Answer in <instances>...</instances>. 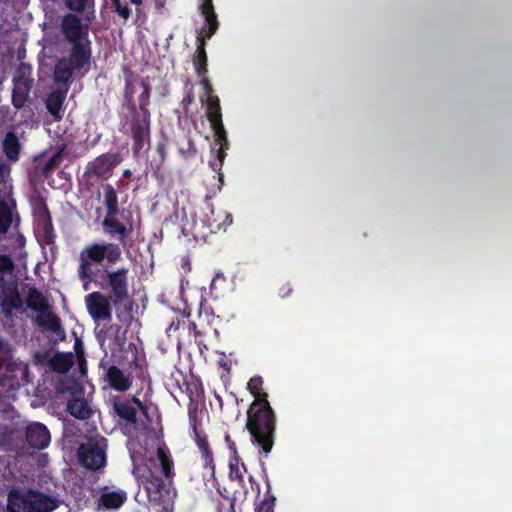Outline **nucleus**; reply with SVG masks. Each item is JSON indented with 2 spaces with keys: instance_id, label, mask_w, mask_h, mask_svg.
I'll return each mask as SVG.
<instances>
[{
  "instance_id": "nucleus-1",
  "label": "nucleus",
  "mask_w": 512,
  "mask_h": 512,
  "mask_svg": "<svg viewBox=\"0 0 512 512\" xmlns=\"http://www.w3.org/2000/svg\"><path fill=\"white\" fill-rule=\"evenodd\" d=\"M89 24L83 23L76 13H67L61 18L60 32L70 44V49L66 56L59 58L55 63L53 75L57 84H69L78 74L89 70L92 60Z\"/></svg>"
},
{
  "instance_id": "nucleus-2",
  "label": "nucleus",
  "mask_w": 512,
  "mask_h": 512,
  "mask_svg": "<svg viewBox=\"0 0 512 512\" xmlns=\"http://www.w3.org/2000/svg\"><path fill=\"white\" fill-rule=\"evenodd\" d=\"M246 428L259 453L267 457L276 431V415L269 402L252 401L247 410Z\"/></svg>"
},
{
  "instance_id": "nucleus-3",
  "label": "nucleus",
  "mask_w": 512,
  "mask_h": 512,
  "mask_svg": "<svg viewBox=\"0 0 512 512\" xmlns=\"http://www.w3.org/2000/svg\"><path fill=\"white\" fill-rule=\"evenodd\" d=\"M129 269L120 267L115 270L97 268L87 278L79 277L85 291L94 283L103 290H109V297L114 307L124 305L130 299L129 293Z\"/></svg>"
},
{
  "instance_id": "nucleus-4",
  "label": "nucleus",
  "mask_w": 512,
  "mask_h": 512,
  "mask_svg": "<svg viewBox=\"0 0 512 512\" xmlns=\"http://www.w3.org/2000/svg\"><path fill=\"white\" fill-rule=\"evenodd\" d=\"M206 116L211 129L214 132L215 146H218L215 155L209 160V166L219 175V180L222 181L223 174L221 173V169L226 157L225 150L229 148V141L227 138V132L223 125L220 100L218 96L209 95V98H206Z\"/></svg>"
},
{
  "instance_id": "nucleus-5",
  "label": "nucleus",
  "mask_w": 512,
  "mask_h": 512,
  "mask_svg": "<svg viewBox=\"0 0 512 512\" xmlns=\"http://www.w3.org/2000/svg\"><path fill=\"white\" fill-rule=\"evenodd\" d=\"M121 249L118 244L92 243L85 246L79 254L78 277L87 278L95 270L94 264H101L105 259L108 263L115 264L121 258Z\"/></svg>"
},
{
  "instance_id": "nucleus-6",
  "label": "nucleus",
  "mask_w": 512,
  "mask_h": 512,
  "mask_svg": "<svg viewBox=\"0 0 512 512\" xmlns=\"http://www.w3.org/2000/svg\"><path fill=\"white\" fill-rule=\"evenodd\" d=\"M121 161L122 158L117 152L100 154L85 166L81 179L82 183L90 190L96 182L107 181Z\"/></svg>"
},
{
  "instance_id": "nucleus-7",
  "label": "nucleus",
  "mask_w": 512,
  "mask_h": 512,
  "mask_svg": "<svg viewBox=\"0 0 512 512\" xmlns=\"http://www.w3.org/2000/svg\"><path fill=\"white\" fill-rule=\"evenodd\" d=\"M107 439L104 437L90 438L78 448L80 464L91 471L102 469L106 465Z\"/></svg>"
},
{
  "instance_id": "nucleus-8",
  "label": "nucleus",
  "mask_w": 512,
  "mask_h": 512,
  "mask_svg": "<svg viewBox=\"0 0 512 512\" xmlns=\"http://www.w3.org/2000/svg\"><path fill=\"white\" fill-rule=\"evenodd\" d=\"M128 111L130 112L128 124L133 139L132 150L137 155L146 143H150L151 112H140L137 107Z\"/></svg>"
},
{
  "instance_id": "nucleus-9",
  "label": "nucleus",
  "mask_w": 512,
  "mask_h": 512,
  "mask_svg": "<svg viewBox=\"0 0 512 512\" xmlns=\"http://www.w3.org/2000/svg\"><path fill=\"white\" fill-rule=\"evenodd\" d=\"M189 424L192 428V437L199 449L201 461L204 470H208L210 475H215V462L213 452L209 446L207 435L201 429V422L198 420L197 410L189 409Z\"/></svg>"
},
{
  "instance_id": "nucleus-10",
  "label": "nucleus",
  "mask_w": 512,
  "mask_h": 512,
  "mask_svg": "<svg viewBox=\"0 0 512 512\" xmlns=\"http://www.w3.org/2000/svg\"><path fill=\"white\" fill-rule=\"evenodd\" d=\"M87 311L96 324L110 323L112 320V301L109 296L94 291L85 296Z\"/></svg>"
},
{
  "instance_id": "nucleus-11",
  "label": "nucleus",
  "mask_w": 512,
  "mask_h": 512,
  "mask_svg": "<svg viewBox=\"0 0 512 512\" xmlns=\"http://www.w3.org/2000/svg\"><path fill=\"white\" fill-rule=\"evenodd\" d=\"M36 216V236L38 241L43 245H54L56 234L49 208L44 201H41V205L36 211Z\"/></svg>"
},
{
  "instance_id": "nucleus-12",
  "label": "nucleus",
  "mask_w": 512,
  "mask_h": 512,
  "mask_svg": "<svg viewBox=\"0 0 512 512\" xmlns=\"http://www.w3.org/2000/svg\"><path fill=\"white\" fill-rule=\"evenodd\" d=\"M112 410L115 416L128 424H135L137 422V408L145 410L142 401L133 396L130 399H122L120 396H112L110 398Z\"/></svg>"
},
{
  "instance_id": "nucleus-13",
  "label": "nucleus",
  "mask_w": 512,
  "mask_h": 512,
  "mask_svg": "<svg viewBox=\"0 0 512 512\" xmlns=\"http://www.w3.org/2000/svg\"><path fill=\"white\" fill-rule=\"evenodd\" d=\"M25 440L30 448L43 450L49 446L51 435L44 424L34 422L26 427Z\"/></svg>"
},
{
  "instance_id": "nucleus-14",
  "label": "nucleus",
  "mask_w": 512,
  "mask_h": 512,
  "mask_svg": "<svg viewBox=\"0 0 512 512\" xmlns=\"http://www.w3.org/2000/svg\"><path fill=\"white\" fill-rule=\"evenodd\" d=\"M34 79L21 73L13 78L12 104L16 109L23 108L29 99Z\"/></svg>"
},
{
  "instance_id": "nucleus-15",
  "label": "nucleus",
  "mask_w": 512,
  "mask_h": 512,
  "mask_svg": "<svg viewBox=\"0 0 512 512\" xmlns=\"http://www.w3.org/2000/svg\"><path fill=\"white\" fill-rule=\"evenodd\" d=\"M200 11L205 22L197 37H202V39L207 40L210 39L219 28V21L214 10L213 0H203L200 5Z\"/></svg>"
},
{
  "instance_id": "nucleus-16",
  "label": "nucleus",
  "mask_w": 512,
  "mask_h": 512,
  "mask_svg": "<svg viewBox=\"0 0 512 512\" xmlns=\"http://www.w3.org/2000/svg\"><path fill=\"white\" fill-rule=\"evenodd\" d=\"M0 307L6 318H11L14 310H21L23 308V299L20 295L17 284L7 286L3 289Z\"/></svg>"
},
{
  "instance_id": "nucleus-17",
  "label": "nucleus",
  "mask_w": 512,
  "mask_h": 512,
  "mask_svg": "<svg viewBox=\"0 0 512 512\" xmlns=\"http://www.w3.org/2000/svg\"><path fill=\"white\" fill-rule=\"evenodd\" d=\"M105 380L109 386L117 392L128 391L133 383L130 375H126L119 367L111 365L105 373Z\"/></svg>"
},
{
  "instance_id": "nucleus-18",
  "label": "nucleus",
  "mask_w": 512,
  "mask_h": 512,
  "mask_svg": "<svg viewBox=\"0 0 512 512\" xmlns=\"http://www.w3.org/2000/svg\"><path fill=\"white\" fill-rule=\"evenodd\" d=\"M102 226L108 235L113 238L117 237L121 243H124L132 232V224L128 228L117 219V215L105 216Z\"/></svg>"
},
{
  "instance_id": "nucleus-19",
  "label": "nucleus",
  "mask_w": 512,
  "mask_h": 512,
  "mask_svg": "<svg viewBox=\"0 0 512 512\" xmlns=\"http://www.w3.org/2000/svg\"><path fill=\"white\" fill-rule=\"evenodd\" d=\"M67 90H54L48 94L45 106L54 121H60L63 118V105L66 99Z\"/></svg>"
},
{
  "instance_id": "nucleus-20",
  "label": "nucleus",
  "mask_w": 512,
  "mask_h": 512,
  "mask_svg": "<svg viewBox=\"0 0 512 512\" xmlns=\"http://www.w3.org/2000/svg\"><path fill=\"white\" fill-rule=\"evenodd\" d=\"M26 306L38 314H44L49 310L48 300L45 295L34 285H27Z\"/></svg>"
},
{
  "instance_id": "nucleus-21",
  "label": "nucleus",
  "mask_w": 512,
  "mask_h": 512,
  "mask_svg": "<svg viewBox=\"0 0 512 512\" xmlns=\"http://www.w3.org/2000/svg\"><path fill=\"white\" fill-rule=\"evenodd\" d=\"M37 324L43 329L54 333L58 338H65V330L62 327L60 318L53 312L47 310L44 314L36 317Z\"/></svg>"
},
{
  "instance_id": "nucleus-22",
  "label": "nucleus",
  "mask_w": 512,
  "mask_h": 512,
  "mask_svg": "<svg viewBox=\"0 0 512 512\" xmlns=\"http://www.w3.org/2000/svg\"><path fill=\"white\" fill-rule=\"evenodd\" d=\"M9 512H33L30 491L21 493L12 490L8 496Z\"/></svg>"
},
{
  "instance_id": "nucleus-23",
  "label": "nucleus",
  "mask_w": 512,
  "mask_h": 512,
  "mask_svg": "<svg viewBox=\"0 0 512 512\" xmlns=\"http://www.w3.org/2000/svg\"><path fill=\"white\" fill-rule=\"evenodd\" d=\"M65 5L71 13H84L85 22L95 19V0H65Z\"/></svg>"
},
{
  "instance_id": "nucleus-24",
  "label": "nucleus",
  "mask_w": 512,
  "mask_h": 512,
  "mask_svg": "<svg viewBox=\"0 0 512 512\" xmlns=\"http://www.w3.org/2000/svg\"><path fill=\"white\" fill-rule=\"evenodd\" d=\"M207 53H206V40L202 39V37H197L196 39V51L193 56L192 62L195 68V71L199 77H204L207 72Z\"/></svg>"
},
{
  "instance_id": "nucleus-25",
  "label": "nucleus",
  "mask_w": 512,
  "mask_h": 512,
  "mask_svg": "<svg viewBox=\"0 0 512 512\" xmlns=\"http://www.w3.org/2000/svg\"><path fill=\"white\" fill-rule=\"evenodd\" d=\"M127 499L125 491H110L104 492L99 498V506L105 509H118Z\"/></svg>"
},
{
  "instance_id": "nucleus-26",
  "label": "nucleus",
  "mask_w": 512,
  "mask_h": 512,
  "mask_svg": "<svg viewBox=\"0 0 512 512\" xmlns=\"http://www.w3.org/2000/svg\"><path fill=\"white\" fill-rule=\"evenodd\" d=\"M67 146L61 144L57 151L42 166L37 165V169L44 178L52 175L53 171L62 163Z\"/></svg>"
},
{
  "instance_id": "nucleus-27",
  "label": "nucleus",
  "mask_w": 512,
  "mask_h": 512,
  "mask_svg": "<svg viewBox=\"0 0 512 512\" xmlns=\"http://www.w3.org/2000/svg\"><path fill=\"white\" fill-rule=\"evenodd\" d=\"M103 190H104V199L103 204L106 208V215L105 216H112V215H118L119 214V202H118V195L110 183L103 184Z\"/></svg>"
},
{
  "instance_id": "nucleus-28",
  "label": "nucleus",
  "mask_w": 512,
  "mask_h": 512,
  "mask_svg": "<svg viewBox=\"0 0 512 512\" xmlns=\"http://www.w3.org/2000/svg\"><path fill=\"white\" fill-rule=\"evenodd\" d=\"M144 479L147 494L150 497H162L163 491H166V484L164 480L155 475L150 469H147V475L144 476Z\"/></svg>"
},
{
  "instance_id": "nucleus-29",
  "label": "nucleus",
  "mask_w": 512,
  "mask_h": 512,
  "mask_svg": "<svg viewBox=\"0 0 512 512\" xmlns=\"http://www.w3.org/2000/svg\"><path fill=\"white\" fill-rule=\"evenodd\" d=\"M33 512H51L56 508L54 500L44 493L30 490Z\"/></svg>"
},
{
  "instance_id": "nucleus-30",
  "label": "nucleus",
  "mask_w": 512,
  "mask_h": 512,
  "mask_svg": "<svg viewBox=\"0 0 512 512\" xmlns=\"http://www.w3.org/2000/svg\"><path fill=\"white\" fill-rule=\"evenodd\" d=\"M206 223L210 227L211 231H216L220 229H226V227L230 226L233 222V217L230 213L224 210H219L215 213V210H211V217H206Z\"/></svg>"
},
{
  "instance_id": "nucleus-31",
  "label": "nucleus",
  "mask_w": 512,
  "mask_h": 512,
  "mask_svg": "<svg viewBox=\"0 0 512 512\" xmlns=\"http://www.w3.org/2000/svg\"><path fill=\"white\" fill-rule=\"evenodd\" d=\"M67 411L75 418L80 420L89 419L92 415V410L86 400L75 398L68 402Z\"/></svg>"
},
{
  "instance_id": "nucleus-32",
  "label": "nucleus",
  "mask_w": 512,
  "mask_h": 512,
  "mask_svg": "<svg viewBox=\"0 0 512 512\" xmlns=\"http://www.w3.org/2000/svg\"><path fill=\"white\" fill-rule=\"evenodd\" d=\"M3 152L11 161H17L20 154V142L17 135L9 131L6 133L3 141Z\"/></svg>"
},
{
  "instance_id": "nucleus-33",
  "label": "nucleus",
  "mask_w": 512,
  "mask_h": 512,
  "mask_svg": "<svg viewBox=\"0 0 512 512\" xmlns=\"http://www.w3.org/2000/svg\"><path fill=\"white\" fill-rule=\"evenodd\" d=\"M264 380L260 375L251 377L247 383L248 391L253 395V401L269 402L268 393L263 388Z\"/></svg>"
},
{
  "instance_id": "nucleus-34",
  "label": "nucleus",
  "mask_w": 512,
  "mask_h": 512,
  "mask_svg": "<svg viewBox=\"0 0 512 512\" xmlns=\"http://www.w3.org/2000/svg\"><path fill=\"white\" fill-rule=\"evenodd\" d=\"M50 367L57 373H66L70 370L73 365L72 355L64 353H56L50 359Z\"/></svg>"
},
{
  "instance_id": "nucleus-35",
  "label": "nucleus",
  "mask_w": 512,
  "mask_h": 512,
  "mask_svg": "<svg viewBox=\"0 0 512 512\" xmlns=\"http://www.w3.org/2000/svg\"><path fill=\"white\" fill-rule=\"evenodd\" d=\"M157 458L161 465V470L163 475L166 478H171L174 476V470H173V460L169 453H167L164 449L158 448L157 449Z\"/></svg>"
},
{
  "instance_id": "nucleus-36",
  "label": "nucleus",
  "mask_w": 512,
  "mask_h": 512,
  "mask_svg": "<svg viewBox=\"0 0 512 512\" xmlns=\"http://www.w3.org/2000/svg\"><path fill=\"white\" fill-rule=\"evenodd\" d=\"M141 87L143 89L142 93L138 97V111L140 112H150V97H151V85L148 80H141Z\"/></svg>"
},
{
  "instance_id": "nucleus-37",
  "label": "nucleus",
  "mask_w": 512,
  "mask_h": 512,
  "mask_svg": "<svg viewBox=\"0 0 512 512\" xmlns=\"http://www.w3.org/2000/svg\"><path fill=\"white\" fill-rule=\"evenodd\" d=\"M135 94V85L132 77L125 78V86H124V101L123 105L128 110H134L136 108V103L134 101Z\"/></svg>"
},
{
  "instance_id": "nucleus-38",
  "label": "nucleus",
  "mask_w": 512,
  "mask_h": 512,
  "mask_svg": "<svg viewBox=\"0 0 512 512\" xmlns=\"http://www.w3.org/2000/svg\"><path fill=\"white\" fill-rule=\"evenodd\" d=\"M12 224V211L8 203L0 202V232L6 233Z\"/></svg>"
},
{
  "instance_id": "nucleus-39",
  "label": "nucleus",
  "mask_w": 512,
  "mask_h": 512,
  "mask_svg": "<svg viewBox=\"0 0 512 512\" xmlns=\"http://www.w3.org/2000/svg\"><path fill=\"white\" fill-rule=\"evenodd\" d=\"M194 101V91H193V87H187L186 86V89H185V95L180 103V106H181V114L185 117H188L189 115V106L193 103Z\"/></svg>"
},
{
  "instance_id": "nucleus-40",
  "label": "nucleus",
  "mask_w": 512,
  "mask_h": 512,
  "mask_svg": "<svg viewBox=\"0 0 512 512\" xmlns=\"http://www.w3.org/2000/svg\"><path fill=\"white\" fill-rule=\"evenodd\" d=\"M179 152L184 158L190 159L197 155L198 149H197L194 141L191 138H188L186 141V145L181 146L179 148Z\"/></svg>"
},
{
  "instance_id": "nucleus-41",
  "label": "nucleus",
  "mask_w": 512,
  "mask_h": 512,
  "mask_svg": "<svg viewBox=\"0 0 512 512\" xmlns=\"http://www.w3.org/2000/svg\"><path fill=\"white\" fill-rule=\"evenodd\" d=\"M111 1H112V6L114 9V12H116L125 21L128 20V18L131 15L130 8L127 5H123L121 3V0H111Z\"/></svg>"
},
{
  "instance_id": "nucleus-42",
  "label": "nucleus",
  "mask_w": 512,
  "mask_h": 512,
  "mask_svg": "<svg viewBox=\"0 0 512 512\" xmlns=\"http://www.w3.org/2000/svg\"><path fill=\"white\" fill-rule=\"evenodd\" d=\"M275 500V497L273 495H269L268 491L256 512H274Z\"/></svg>"
},
{
  "instance_id": "nucleus-43",
  "label": "nucleus",
  "mask_w": 512,
  "mask_h": 512,
  "mask_svg": "<svg viewBox=\"0 0 512 512\" xmlns=\"http://www.w3.org/2000/svg\"><path fill=\"white\" fill-rule=\"evenodd\" d=\"M188 330L189 334H193L195 338V342L199 345L201 348V345H203V339H202V333L200 330H198L197 325L193 321H188Z\"/></svg>"
},
{
  "instance_id": "nucleus-44",
  "label": "nucleus",
  "mask_w": 512,
  "mask_h": 512,
  "mask_svg": "<svg viewBox=\"0 0 512 512\" xmlns=\"http://www.w3.org/2000/svg\"><path fill=\"white\" fill-rule=\"evenodd\" d=\"M14 264L12 259L9 256L1 255L0 256V270L7 271L13 269Z\"/></svg>"
},
{
  "instance_id": "nucleus-45",
  "label": "nucleus",
  "mask_w": 512,
  "mask_h": 512,
  "mask_svg": "<svg viewBox=\"0 0 512 512\" xmlns=\"http://www.w3.org/2000/svg\"><path fill=\"white\" fill-rule=\"evenodd\" d=\"M230 476L232 479L238 480L239 482L243 481V472L238 466H234L232 463L230 464Z\"/></svg>"
},
{
  "instance_id": "nucleus-46",
  "label": "nucleus",
  "mask_w": 512,
  "mask_h": 512,
  "mask_svg": "<svg viewBox=\"0 0 512 512\" xmlns=\"http://www.w3.org/2000/svg\"><path fill=\"white\" fill-rule=\"evenodd\" d=\"M201 84L203 85L205 95L209 98V95H213V88L210 84L209 80L205 77H202Z\"/></svg>"
},
{
  "instance_id": "nucleus-47",
  "label": "nucleus",
  "mask_w": 512,
  "mask_h": 512,
  "mask_svg": "<svg viewBox=\"0 0 512 512\" xmlns=\"http://www.w3.org/2000/svg\"><path fill=\"white\" fill-rule=\"evenodd\" d=\"M291 292H292V289L289 287V284H287L280 288L279 295L282 298H285V297H288L291 294Z\"/></svg>"
},
{
  "instance_id": "nucleus-48",
  "label": "nucleus",
  "mask_w": 512,
  "mask_h": 512,
  "mask_svg": "<svg viewBox=\"0 0 512 512\" xmlns=\"http://www.w3.org/2000/svg\"><path fill=\"white\" fill-rule=\"evenodd\" d=\"M157 152L161 156V159L163 160L165 157V145L164 144H158L157 145Z\"/></svg>"
},
{
  "instance_id": "nucleus-49",
  "label": "nucleus",
  "mask_w": 512,
  "mask_h": 512,
  "mask_svg": "<svg viewBox=\"0 0 512 512\" xmlns=\"http://www.w3.org/2000/svg\"><path fill=\"white\" fill-rule=\"evenodd\" d=\"M123 178L125 179H129L131 176H132V172L130 169H126L123 171V174H122Z\"/></svg>"
},
{
  "instance_id": "nucleus-50",
  "label": "nucleus",
  "mask_w": 512,
  "mask_h": 512,
  "mask_svg": "<svg viewBox=\"0 0 512 512\" xmlns=\"http://www.w3.org/2000/svg\"><path fill=\"white\" fill-rule=\"evenodd\" d=\"M179 326H180V320L178 319L177 323H175V322L171 323L169 330H172V329L177 330V329H179Z\"/></svg>"
},
{
  "instance_id": "nucleus-51",
  "label": "nucleus",
  "mask_w": 512,
  "mask_h": 512,
  "mask_svg": "<svg viewBox=\"0 0 512 512\" xmlns=\"http://www.w3.org/2000/svg\"><path fill=\"white\" fill-rule=\"evenodd\" d=\"M181 317L183 319V324L185 323L184 319L185 318H189L190 317V312H187L186 310H183L182 313H181Z\"/></svg>"
},
{
  "instance_id": "nucleus-52",
  "label": "nucleus",
  "mask_w": 512,
  "mask_h": 512,
  "mask_svg": "<svg viewBox=\"0 0 512 512\" xmlns=\"http://www.w3.org/2000/svg\"><path fill=\"white\" fill-rule=\"evenodd\" d=\"M130 2L133 5L140 6L142 4L143 0H130Z\"/></svg>"
},
{
  "instance_id": "nucleus-53",
  "label": "nucleus",
  "mask_w": 512,
  "mask_h": 512,
  "mask_svg": "<svg viewBox=\"0 0 512 512\" xmlns=\"http://www.w3.org/2000/svg\"><path fill=\"white\" fill-rule=\"evenodd\" d=\"M4 345H5L4 340L2 338H0V351L3 349Z\"/></svg>"
},
{
  "instance_id": "nucleus-54",
  "label": "nucleus",
  "mask_w": 512,
  "mask_h": 512,
  "mask_svg": "<svg viewBox=\"0 0 512 512\" xmlns=\"http://www.w3.org/2000/svg\"><path fill=\"white\" fill-rule=\"evenodd\" d=\"M242 469H243L244 471H246V468H245V465H244V464H242Z\"/></svg>"
}]
</instances>
